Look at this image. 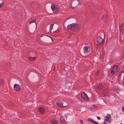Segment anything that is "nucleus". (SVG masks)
I'll return each mask as SVG.
<instances>
[{"label":"nucleus","instance_id":"3","mask_svg":"<svg viewBox=\"0 0 124 124\" xmlns=\"http://www.w3.org/2000/svg\"><path fill=\"white\" fill-rule=\"evenodd\" d=\"M51 8L54 13H56L58 12V9L56 6L54 4H52L51 6Z\"/></svg>","mask_w":124,"mask_h":124},{"label":"nucleus","instance_id":"11","mask_svg":"<svg viewBox=\"0 0 124 124\" xmlns=\"http://www.w3.org/2000/svg\"><path fill=\"white\" fill-rule=\"evenodd\" d=\"M79 1L78 0H75L72 3L73 5L74 6L73 7L77 6L79 4Z\"/></svg>","mask_w":124,"mask_h":124},{"label":"nucleus","instance_id":"13","mask_svg":"<svg viewBox=\"0 0 124 124\" xmlns=\"http://www.w3.org/2000/svg\"><path fill=\"white\" fill-rule=\"evenodd\" d=\"M111 116L110 114H107L105 118V120L107 121L109 120H110L111 119Z\"/></svg>","mask_w":124,"mask_h":124},{"label":"nucleus","instance_id":"27","mask_svg":"<svg viewBox=\"0 0 124 124\" xmlns=\"http://www.w3.org/2000/svg\"><path fill=\"white\" fill-rule=\"evenodd\" d=\"M80 122L81 124H83V121L82 120H80Z\"/></svg>","mask_w":124,"mask_h":124},{"label":"nucleus","instance_id":"10","mask_svg":"<svg viewBox=\"0 0 124 124\" xmlns=\"http://www.w3.org/2000/svg\"><path fill=\"white\" fill-rule=\"evenodd\" d=\"M60 121L61 123L63 124H65L67 123L64 117L62 116H61L60 119Z\"/></svg>","mask_w":124,"mask_h":124},{"label":"nucleus","instance_id":"1","mask_svg":"<svg viewBox=\"0 0 124 124\" xmlns=\"http://www.w3.org/2000/svg\"><path fill=\"white\" fill-rule=\"evenodd\" d=\"M80 26L76 23H72L69 24L67 26V28L69 30H70L74 32L78 31L81 28Z\"/></svg>","mask_w":124,"mask_h":124},{"label":"nucleus","instance_id":"17","mask_svg":"<svg viewBox=\"0 0 124 124\" xmlns=\"http://www.w3.org/2000/svg\"><path fill=\"white\" fill-rule=\"evenodd\" d=\"M32 23H33V24L35 27L36 28V23L35 22V21L34 20L32 21L31 22L29 23L30 24H31Z\"/></svg>","mask_w":124,"mask_h":124},{"label":"nucleus","instance_id":"4","mask_svg":"<svg viewBox=\"0 0 124 124\" xmlns=\"http://www.w3.org/2000/svg\"><path fill=\"white\" fill-rule=\"evenodd\" d=\"M90 48L89 46H85L84 48V53L85 54H88L90 52Z\"/></svg>","mask_w":124,"mask_h":124},{"label":"nucleus","instance_id":"15","mask_svg":"<svg viewBox=\"0 0 124 124\" xmlns=\"http://www.w3.org/2000/svg\"><path fill=\"white\" fill-rule=\"evenodd\" d=\"M51 123L53 124H57V121L54 119H52L51 121Z\"/></svg>","mask_w":124,"mask_h":124},{"label":"nucleus","instance_id":"21","mask_svg":"<svg viewBox=\"0 0 124 124\" xmlns=\"http://www.w3.org/2000/svg\"><path fill=\"white\" fill-rule=\"evenodd\" d=\"M116 72H115V71H114V70H113V69L111 71V73L112 75L114 74Z\"/></svg>","mask_w":124,"mask_h":124},{"label":"nucleus","instance_id":"9","mask_svg":"<svg viewBox=\"0 0 124 124\" xmlns=\"http://www.w3.org/2000/svg\"><path fill=\"white\" fill-rule=\"evenodd\" d=\"M57 105L60 107H63L67 106L66 105H63V103L60 101H58L56 102Z\"/></svg>","mask_w":124,"mask_h":124},{"label":"nucleus","instance_id":"14","mask_svg":"<svg viewBox=\"0 0 124 124\" xmlns=\"http://www.w3.org/2000/svg\"><path fill=\"white\" fill-rule=\"evenodd\" d=\"M97 89L99 90H101L103 88V86L101 84H99L97 85Z\"/></svg>","mask_w":124,"mask_h":124},{"label":"nucleus","instance_id":"35","mask_svg":"<svg viewBox=\"0 0 124 124\" xmlns=\"http://www.w3.org/2000/svg\"><path fill=\"white\" fill-rule=\"evenodd\" d=\"M56 32V31H53V33L55 32Z\"/></svg>","mask_w":124,"mask_h":124},{"label":"nucleus","instance_id":"28","mask_svg":"<svg viewBox=\"0 0 124 124\" xmlns=\"http://www.w3.org/2000/svg\"><path fill=\"white\" fill-rule=\"evenodd\" d=\"M93 123H94L95 124H99L97 122H96L94 121L93 122Z\"/></svg>","mask_w":124,"mask_h":124},{"label":"nucleus","instance_id":"24","mask_svg":"<svg viewBox=\"0 0 124 124\" xmlns=\"http://www.w3.org/2000/svg\"><path fill=\"white\" fill-rule=\"evenodd\" d=\"M3 5V3H0V7H2Z\"/></svg>","mask_w":124,"mask_h":124},{"label":"nucleus","instance_id":"2","mask_svg":"<svg viewBox=\"0 0 124 124\" xmlns=\"http://www.w3.org/2000/svg\"><path fill=\"white\" fill-rule=\"evenodd\" d=\"M103 41V39L100 36H98L97 38L96 44L98 45L102 44Z\"/></svg>","mask_w":124,"mask_h":124},{"label":"nucleus","instance_id":"12","mask_svg":"<svg viewBox=\"0 0 124 124\" xmlns=\"http://www.w3.org/2000/svg\"><path fill=\"white\" fill-rule=\"evenodd\" d=\"M39 111L40 113L41 114H43L45 112V110L43 108L40 107L39 109Z\"/></svg>","mask_w":124,"mask_h":124},{"label":"nucleus","instance_id":"25","mask_svg":"<svg viewBox=\"0 0 124 124\" xmlns=\"http://www.w3.org/2000/svg\"><path fill=\"white\" fill-rule=\"evenodd\" d=\"M46 36H47L49 38L51 39L52 40V42L53 41V40L51 37H50L49 36H48L47 35H46Z\"/></svg>","mask_w":124,"mask_h":124},{"label":"nucleus","instance_id":"30","mask_svg":"<svg viewBox=\"0 0 124 124\" xmlns=\"http://www.w3.org/2000/svg\"><path fill=\"white\" fill-rule=\"evenodd\" d=\"M97 118L98 120H100L101 119V118L99 116H98L97 117Z\"/></svg>","mask_w":124,"mask_h":124},{"label":"nucleus","instance_id":"5","mask_svg":"<svg viewBox=\"0 0 124 124\" xmlns=\"http://www.w3.org/2000/svg\"><path fill=\"white\" fill-rule=\"evenodd\" d=\"M14 89L16 91H18L21 89L20 85L19 84H15L14 85Z\"/></svg>","mask_w":124,"mask_h":124},{"label":"nucleus","instance_id":"18","mask_svg":"<svg viewBox=\"0 0 124 124\" xmlns=\"http://www.w3.org/2000/svg\"><path fill=\"white\" fill-rule=\"evenodd\" d=\"M54 25V24H51L50 26L49 31L50 32V33H51L52 32V30L53 29Z\"/></svg>","mask_w":124,"mask_h":124},{"label":"nucleus","instance_id":"23","mask_svg":"<svg viewBox=\"0 0 124 124\" xmlns=\"http://www.w3.org/2000/svg\"><path fill=\"white\" fill-rule=\"evenodd\" d=\"M88 121L93 123V122L94 121L91 118H89L88 119Z\"/></svg>","mask_w":124,"mask_h":124},{"label":"nucleus","instance_id":"19","mask_svg":"<svg viewBox=\"0 0 124 124\" xmlns=\"http://www.w3.org/2000/svg\"><path fill=\"white\" fill-rule=\"evenodd\" d=\"M36 58L35 57H29L28 58V59L29 60L31 61H32L34 60Z\"/></svg>","mask_w":124,"mask_h":124},{"label":"nucleus","instance_id":"20","mask_svg":"<svg viewBox=\"0 0 124 124\" xmlns=\"http://www.w3.org/2000/svg\"><path fill=\"white\" fill-rule=\"evenodd\" d=\"M106 15L104 14V15H103L102 16V19L103 21H104L106 19Z\"/></svg>","mask_w":124,"mask_h":124},{"label":"nucleus","instance_id":"32","mask_svg":"<svg viewBox=\"0 0 124 124\" xmlns=\"http://www.w3.org/2000/svg\"><path fill=\"white\" fill-rule=\"evenodd\" d=\"M7 68H8V67L7 66H5L4 68H5V69H7Z\"/></svg>","mask_w":124,"mask_h":124},{"label":"nucleus","instance_id":"7","mask_svg":"<svg viewBox=\"0 0 124 124\" xmlns=\"http://www.w3.org/2000/svg\"><path fill=\"white\" fill-rule=\"evenodd\" d=\"M82 97L84 100L86 101L89 100L88 97L86 94L84 92H83L81 94Z\"/></svg>","mask_w":124,"mask_h":124},{"label":"nucleus","instance_id":"6","mask_svg":"<svg viewBox=\"0 0 124 124\" xmlns=\"http://www.w3.org/2000/svg\"><path fill=\"white\" fill-rule=\"evenodd\" d=\"M120 31L123 35H124V23H122L119 26Z\"/></svg>","mask_w":124,"mask_h":124},{"label":"nucleus","instance_id":"8","mask_svg":"<svg viewBox=\"0 0 124 124\" xmlns=\"http://www.w3.org/2000/svg\"><path fill=\"white\" fill-rule=\"evenodd\" d=\"M118 79L119 80L121 79L122 80L124 79V72L123 71H121L119 72Z\"/></svg>","mask_w":124,"mask_h":124},{"label":"nucleus","instance_id":"16","mask_svg":"<svg viewBox=\"0 0 124 124\" xmlns=\"http://www.w3.org/2000/svg\"><path fill=\"white\" fill-rule=\"evenodd\" d=\"M113 70H114L116 72H117L118 71V68L117 66H114L113 68Z\"/></svg>","mask_w":124,"mask_h":124},{"label":"nucleus","instance_id":"26","mask_svg":"<svg viewBox=\"0 0 124 124\" xmlns=\"http://www.w3.org/2000/svg\"><path fill=\"white\" fill-rule=\"evenodd\" d=\"M99 70H98L96 72V73L95 74L97 76L99 74Z\"/></svg>","mask_w":124,"mask_h":124},{"label":"nucleus","instance_id":"31","mask_svg":"<svg viewBox=\"0 0 124 124\" xmlns=\"http://www.w3.org/2000/svg\"><path fill=\"white\" fill-rule=\"evenodd\" d=\"M122 111L123 112H124V106L123 107H122Z\"/></svg>","mask_w":124,"mask_h":124},{"label":"nucleus","instance_id":"22","mask_svg":"<svg viewBox=\"0 0 124 124\" xmlns=\"http://www.w3.org/2000/svg\"><path fill=\"white\" fill-rule=\"evenodd\" d=\"M0 84L2 85H3L4 84V82L2 80H0Z\"/></svg>","mask_w":124,"mask_h":124},{"label":"nucleus","instance_id":"33","mask_svg":"<svg viewBox=\"0 0 124 124\" xmlns=\"http://www.w3.org/2000/svg\"><path fill=\"white\" fill-rule=\"evenodd\" d=\"M43 35L45 36V35L43 34L40 37H43Z\"/></svg>","mask_w":124,"mask_h":124},{"label":"nucleus","instance_id":"29","mask_svg":"<svg viewBox=\"0 0 124 124\" xmlns=\"http://www.w3.org/2000/svg\"><path fill=\"white\" fill-rule=\"evenodd\" d=\"M106 121H104V124H108V122H106Z\"/></svg>","mask_w":124,"mask_h":124},{"label":"nucleus","instance_id":"34","mask_svg":"<svg viewBox=\"0 0 124 124\" xmlns=\"http://www.w3.org/2000/svg\"><path fill=\"white\" fill-rule=\"evenodd\" d=\"M114 90H115V91H117L118 90V89H116H116H114Z\"/></svg>","mask_w":124,"mask_h":124}]
</instances>
